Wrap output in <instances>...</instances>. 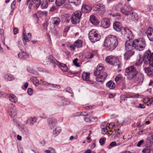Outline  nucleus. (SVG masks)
I'll return each mask as SVG.
<instances>
[{"label": "nucleus", "instance_id": "nucleus-16", "mask_svg": "<svg viewBox=\"0 0 153 153\" xmlns=\"http://www.w3.org/2000/svg\"><path fill=\"white\" fill-rule=\"evenodd\" d=\"M123 27L122 25L120 22H115L113 23V28L117 32L120 31L122 29Z\"/></svg>", "mask_w": 153, "mask_h": 153}, {"label": "nucleus", "instance_id": "nucleus-7", "mask_svg": "<svg viewBox=\"0 0 153 153\" xmlns=\"http://www.w3.org/2000/svg\"><path fill=\"white\" fill-rule=\"evenodd\" d=\"M94 11L95 13L97 16H102L105 11V6L102 4H98L95 6Z\"/></svg>", "mask_w": 153, "mask_h": 153}, {"label": "nucleus", "instance_id": "nucleus-60", "mask_svg": "<svg viewBox=\"0 0 153 153\" xmlns=\"http://www.w3.org/2000/svg\"><path fill=\"white\" fill-rule=\"evenodd\" d=\"M147 103L150 104H153V98H151L147 100Z\"/></svg>", "mask_w": 153, "mask_h": 153}, {"label": "nucleus", "instance_id": "nucleus-6", "mask_svg": "<svg viewBox=\"0 0 153 153\" xmlns=\"http://www.w3.org/2000/svg\"><path fill=\"white\" fill-rule=\"evenodd\" d=\"M88 36L89 39L92 43H95L101 39L100 35L94 29H92L89 32Z\"/></svg>", "mask_w": 153, "mask_h": 153}, {"label": "nucleus", "instance_id": "nucleus-56", "mask_svg": "<svg viewBox=\"0 0 153 153\" xmlns=\"http://www.w3.org/2000/svg\"><path fill=\"white\" fill-rule=\"evenodd\" d=\"M66 91L71 94L73 93V91L71 88L70 87H68L66 89Z\"/></svg>", "mask_w": 153, "mask_h": 153}, {"label": "nucleus", "instance_id": "nucleus-11", "mask_svg": "<svg viewBox=\"0 0 153 153\" xmlns=\"http://www.w3.org/2000/svg\"><path fill=\"white\" fill-rule=\"evenodd\" d=\"M8 110L10 116L13 118H16V108L13 104L9 105L8 106Z\"/></svg>", "mask_w": 153, "mask_h": 153}, {"label": "nucleus", "instance_id": "nucleus-40", "mask_svg": "<svg viewBox=\"0 0 153 153\" xmlns=\"http://www.w3.org/2000/svg\"><path fill=\"white\" fill-rule=\"evenodd\" d=\"M126 36L130 38L131 36H132V33L130 29L128 28H126Z\"/></svg>", "mask_w": 153, "mask_h": 153}, {"label": "nucleus", "instance_id": "nucleus-32", "mask_svg": "<svg viewBox=\"0 0 153 153\" xmlns=\"http://www.w3.org/2000/svg\"><path fill=\"white\" fill-rule=\"evenodd\" d=\"M53 24L54 26H57L60 22V19L58 17H54L53 19Z\"/></svg>", "mask_w": 153, "mask_h": 153}, {"label": "nucleus", "instance_id": "nucleus-25", "mask_svg": "<svg viewBox=\"0 0 153 153\" xmlns=\"http://www.w3.org/2000/svg\"><path fill=\"white\" fill-rule=\"evenodd\" d=\"M144 79L143 75L142 74H138L137 78V80L138 83L139 84H141L143 82Z\"/></svg>", "mask_w": 153, "mask_h": 153}, {"label": "nucleus", "instance_id": "nucleus-35", "mask_svg": "<svg viewBox=\"0 0 153 153\" xmlns=\"http://www.w3.org/2000/svg\"><path fill=\"white\" fill-rule=\"evenodd\" d=\"M30 80L36 86L39 85V81L36 77L34 76L30 78Z\"/></svg>", "mask_w": 153, "mask_h": 153}, {"label": "nucleus", "instance_id": "nucleus-34", "mask_svg": "<svg viewBox=\"0 0 153 153\" xmlns=\"http://www.w3.org/2000/svg\"><path fill=\"white\" fill-rule=\"evenodd\" d=\"M89 73H83L82 74V77L83 79L85 81H88L89 79Z\"/></svg>", "mask_w": 153, "mask_h": 153}, {"label": "nucleus", "instance_id": "nucleus-19", "mask_svg": "<svg viewBox=\"0 0 153 153\" xmlns=\"http://www.w3.org/2000/svg\"><path fill=\"white\" fill-rule=\"evenodd\" d=\"M152 67H145L143 69V70L148 76H152L153 75V68Z\"/></svg>", "mask_w": 153, "mask_h": 153}, {"label": "nucleus", "instance_id": "nucleus-23", "mask_svg": "<svg viewBox=\"0 0 153 153\" xmlns=\"http://www.w3.org/2000/svg\"><path fill=\"white\" fill-rule=\"evenodd\" d=\"M90 21L92 24L94 25H97L99 23V21L95 16L94 15H91L90 16Z\"/></svg>", "mask_w": 153, "mask_h": 153}, {"label": "nucleus", "instance_id": "nucleus-4", "mask_svg": "<svg viewBox=\"0 0 153 153\" xmlns=\"http://www.w3.org/2000/svg\"><path fill=\"white\" fill-rule=\"evenodd\" d=\"M134 48L139 51L143 50L146 46V42L143 38L134 40Z\"/></svg>", "mask_w": 153, "mask_h": 153}, {"label": "nucleus", "instance_id": "nucleus-38", "mask_svg": "<svg viewBox=\"0 0 153 153\" xmlns=\"http://www.w3.org/2000/svg\"><path fill=\"white\" fill-rule=\"evenodd\" d=\"M23 41L24 42H28L30 41V38L29 37H27V35L24 32L23 33V35L22 36Z\"/></svg>", "mask_w": 153, "mask_h": 153}, {"label": "nucleus", "instance_id": "nucleus-36", "mask_svg": "<svg viewBox=\"0 0 153 153\" xmlns=\"http://www.w3.org/2000/svg\"><path fill=\"white\" fill-rule=\"evenodd\" d=\"M74 45L75 47L77 48H79L82 45V43L80 40H78L74 42Z\"/></svg>", "mask_w": 153, "mask_h": 153}, {"label": "nucleus", "instance_id": "nucleus-43", "mask_svg": "<svg viewBox=\"0 0 153 153\" xmlns=\"http://www.w3.org/2000/svg\"><path fill=\"white\" fill-rule=\"evenodd\" d=\"M48 6V2L46 1H44L41 5V7L42 9L46 8Z\"/></svg>", "mask_w": 153, "mask_h": 153}, {"label": "nucleus", "instance_id": "nucleus-51", "mask_svg": "<svg viewBox=\"0 0 153 153\" xmlns=\"http://www.w3.org/2000/svg\"><path fill=\"white\" fill-rule=\"evenodd\" d=\"M106 138H101L99 141V143L101 145H103L105 143Z\"/></svg>", "mask_w": 153, "mask_h": 153}, {"label": "nucleus", "instance_id": "nucleus-59", "mask_svg": "<svg viewBox=\"0 0 153 153\" xmlns=\"http://www.w3.org/2000/svg\"><path fill=\"white\" fill-rule=\"evenodd\" d=\"M109 15H111L113 17H115L116 16H120L121 15L119 13H111L110 14H109Z\"/></svg>", "mask_w": 153, "mask_h": 153}, {"label": "nucleus", "instance_id": "nucleus-37", "mask_svg": "<svg viewBox=\"0 0 153 153\" xmlns=\"http://www.w3.org/2000/svg\"><path fill=\"white\" fill-rule=\"evenodd\" d=\"M81 0H68L70 3H73L75 5H78L80 3Z\"/></svg>", "mask_w": 153, "mask_h": 153}, {"label": "nucleus", "instance_id": "nucleus-20", "mask_svg": "<svg viewBox=\"0 0 153 153\" xmlns=\"http://www.w3.org/2000/svg\"><path fill=\"white\" fill-rule=\"evenodd\" d=\"M37 119V118L36 117H30L27 119L26 123L30 126H32L36 122Z\"/></svg>", "mask_w": 153, "mask_h": 153}, {"label": "nucleus", "instance_id": "nucleus-63", "mask_svg": "<svg viewBox=\"0 0 153 153\" xmlns=\"http://www.w3.org/2000/svg\"><path fill=\"white\" fill-rule=\"evenodd\" d=\"M70 3V2H68V3H67L65 4V8H69L71 7V4H69Z\"/></svg>", "mask_w": 153, "mask_h": 153}, {"label": "nucleus", "instance_id": "nucleus-61", "mask_svg": "<svg viewBox=\"0 0 153 153\" xmlns=\"http://www.w3.org/2000/svg\"><path fill=\"white\" fill-rule=\"evenodd\" d=\"M131 94H126L123 95V97L124 98H131Z\"/></svg>", "mask_w": 153, "mask_h": 153}, {"label": "nucleus", "instance_id": "nucleus-5", "mask_svg": "<svg viewBox=\"0 0 153 153\" xmlns=\"http://www.w3.org/2000/svg\"><path fill=\"white\" fill-rule=\"evenodd\" d=\"M126 75L127 76V78L131 79L137 74V71L136 69L133 66H130L126 68L125 70Z\"/></svg>", "mask_w": 153, "mask_h": 153}, {"label": "nucleus", "instance_id": "nucleus-58", "mask_svg": "<svg viewBox=\"0 0 153 153\" xmlns=\"http://www.w3.org/2000/svg\"><path fill=\"white\" fill-rule=\"evenodd\" d=\"M139 94H131V98H139Z\"/></svg>", "mask_w": 153, "mask_h": 153}, {"label": "nucleus", "instance_id": "nucleus-31", "mask_svg": "<svg viewBox=\"0 0 153 153\" xmlns=\"http://www.w3.org/2000/svg\"><path fill=\"white\" fill-rule=\"evenodd\" d=\"M131 15V19L133 21H137L138 20V17L137 14L135 12H132L130 15Z\"/></svg>", "mask_w": 153, "mask_h": 153}, {"label": "nucleus", "instance_id": "nucleus-13", "mask_svg": "<svg viewBox=\"0 0 153 153\" xmlns=\"http://www.w3.org/2000/svg\"><path fill=\"white\" fill-rule=\"evenodd\" d=\"M105 60L107 63L111 65H114L115 64V63H117L118 59L116 57L111 56H107Z\"/></svg>", "mask_w": 153, "mask_h": 153}, {"label": "nucleus", "instance_id": "nucleus-24", "mask_svg": "<svg viewBox=\"0 0 153 153\" xmlns=\"http://www.w3.org/2000/svg\"><path fill=\"white\" fill-rule=\"evenodd\" d=\"M134 51H128L124 54L125 59L126 60L128 59L134 54Z\"/></svg>", "mask_w": 153, "mask_h": 153}, {"label": "nucleus", "instance_id": "nucleus-1", "mask_svg": "<svg viewBox=\"0 0 153 153\" xmlns=\"http://www.w3.org/2000/svg\"><path fill=\"white\" fill-rule=\"evenodd\" d=\"M146 65H149L153 68V53H151L150 51L148 50L144 53L143 56H139L137 60L135 65L138 66L142 64L143 62Z\"/></svg>", "mask_w": 153, "mask_h": 153}, {"label": "nucleus", "instance_id": "nucleus-46", "mask_svg": "<svg viewBox=\"0 0 153 153\" xmlns=\"http://www.w3.org/2000/svg\"><path fill=\"white\" fill-rule=\"evenodd\" d=\"M47 84L50 85L52 86L54 88H55L57 89H59L60 88V85H58L51 84L48 82H47Z\"/></svg>", "mask_w": 153, "mask_h": 153}, {"label": "nucleus", "instance_id": "nucleus-62", "mask_svg": "<svg viewBox=\"0 0 153 153\" xmlns=\"http://www.w3.org/2000/svg\"><path fill=\"white\" fill-rule=\"evenodd\" d=\"M147 7L149 11H151L153 10V6L152 5H148Z\"/></svg>", "mask_w": 153, "mask_h": 153}, {"label": "nucleus", "instance_id": "nucleus-10", "mask_svg": "<svg viewBox=\"0 0 153 153\" xmlns=\"http://www.w3.org/2000/svg\"><path fill=\"white\" fill-rule=\"evenodd\" d=\"M41 0H27V4L28 7L30 8L33 5L36 8H38L40 4Z\"/></svg>", "mask_w": 153, "mask_h": 153}, {"label": "nucleus", "instance_id": "nucleus-29", "mask_svg": "<svg viewBox=\"0 0 153 153\" xmlns=\"http://www.w3.org/2000/svg\"><path fill=\"white\" fill-rule=\"evenodd\" d=\"M61 131V129L59 127L56 128L55 130H53V135L54 137L57 136Z\"/></svg>", "mask_w": 153, "mask_h": 153}, {"label": "nucleus", "instance_id": "nucleus-39", "mask_svg": "<svg viewBox=\"0 0 153 153\" xmlns=\"http://www.w3.org/2000/svg\"><path fill=\"white\" fill-rule=\"evenodd\" d=\"M16 2L15 0H14L11 3V13H12L13 11L16 8ZM11 14V13H10Z\"/></svg>", "mask_w": 153, "mask_h": 153}, {"label": "nucleus", "instance_id": "nucleus-49", "mask_svg": "<svg viewBox=\"0 0 153 153\" xmlns=\"http://www.w3.org/2000/svg\"><path fill=\"white\" fill-rule=\"evenodd\" d=\"M27 92L29 95H32L33 93L32 89L30 88H28L27 90Z\"/></svg>", "mask_w": 153, "mask_h": 153}, {"label": "nucleus", "instance_id": "nucleus-33", "mask_svg": "<svg viewBox=\"0 0 153 153\" xmlns=\"http://www.w3.org/2000/svg\"><path fill=\"white\" fill-rule=\"evenodd\" d=\"M66 0H56L55 3L57 6H61L65 2Z\"/></svg>", "mask_w": 153, "mask_h": 153}, {"label": "nucleus", "instance_id": "nucleus-48", "mask_svg": "<svg viewBox=\"0 0 153 153\" xmlns=\"http://www.w3.org/2000/svg\"><path fill=\"white\" fill-rule=\"evenodd\" d=\"M84 119L85 121L88 122L90 121H91V118H90L88 115L86 117H84Z\"/></svg>", "mask_w": 153, "mask_h": 153}, {"label": "nucleus", "instance_id": "nucleus-30", "mask_svg": "<svg viewBox=\"0 0 153 153\" xmlns=\"http://www.w3.org/2000/svg\"><path fill=\"white\" fill-rule=\"evenodd\" d=\"M10 100L12 102L16 103L18 101L17 98L13 94H10L9 97Z\"/></svg>", "mask_w": 153, "mask_h": 153}, {"label": "nucleus", "instance_id": "nucleus-28", "mask_svg": "<svg viewBox=\"0 0 153 153\" xmlns=\"http://www.w3.org/2000/svg\"><path fill=\"white\" fill-rule=\"evenodd\" d=\"M18 57L19 59H22L27 57L28 55L26 52L23 51L18 53Z\"/></svg>", "mask_w": 153, "mask_h": 153}, {"label": "nucleus", "instance_id": "nucleus-26", "mask_svg": "<svg viewBox=\"0 0 153 153\" xmlns=\"http://www.w3.org/2000/svg\"><path fill=\"white\" fill-rule=\"evenodd\" d=\"M20 130L25 134H28L29 131L28 128L25 126V125H21L20 127Z\"/></svg>", "mask_w": 153, "mask_h": 153}, {"label": "nucleus", "instance_id": "nucleus-42", "mask_svg": "<svg viewBox=\"0 0 153 153\" xmlns=\"http://www.w3.org/2000/svg\"><path fill=\"white\" fill-rule=\"evenodd\" d=\"M7 79L9 81H12L15 79V78L13 75L10 74H8L7 75Z\"/></svg>", "mask_w": 153, "mask_h": 153}, {"label": "nucleus", "instance_id": "nucleus-17", "mask_svg": "<svg viewBox=\"0 0 153 153\" xmlns=\"http://www.w3.org/2000/svg\"><path fill=\"white\" fill-rule=\"evenodd\" d=\"M147 36L149 40L152 42L153 41V29L151 27L148 28L146 31Z\"/></svg>", "mask_w": 153, "mask_h": 153}, {"label": "nucleus", "instance_id": "nucleus-3", "mask_svg": "<svg viewBox=\"0 0 153 153\" xmlns=\"http://www.w3.org/2000/svg\"><path fill=\"white\" fill-rule=\"evenodd\" d=\"M104 68L102 65H99L96 68V70L94 72V74L97 76L96 80L98 82L102 83L107 76V75L105 72H104Z\"/></svg>", "mask_w": 153, "mask_h": 153}, {"label": "nucleus", "instance_id": "nucleus-45", "mask_svg": "<svg viewBox=\"0 0 153 153\" xmlns=\"http://www.w3.org/2000/svg\"><path fill=\"white\" fill-rule=\"evenodd\" d=\"M122 77V75L120 74L117 75L115 78V80L116 82L118 81L119 80L121 79Z\"/></svg>", "mask_w": 153, "mask_h": 153}, {"label": "nucleus", "instance_id": "nucleus-53", "mask_svg": "<svg viewBox=\"0 0 153 153\" xmlns=\"http://www.w3.org/2000/svg\"><path fill=\"white\" fill-rule=\"evenodd\" d=\"M75 46H74V45H71L69 46L70 50L71 51H74L75 49Z\"/></svg>", "mask_w": 153, "mask_h": 153}, {"label": "nucleus", "instance_id": "nucleus-44", "mask_svg": "<svg viewBox=\"0 0 153 153\" xmlns=\"http://www.w3.org/2000/svg\"><path fill=\"white\" fill-rule=\"evenodd\" d=\"M116 146V142L114 141L111 142L109 144V145L108 147V148L110 149L112 147H114Z\"/></svg>", "mask_w": 153, "mask_h": 153}, {"label": "nucleus", "instance_id": "nucleus-64", "mask_svg": "<svg viewBox=\"0 0 153 153\" xmlns=\"http://www.w3.org/2000/svg\"><path fill=\"white\" fill-rule=\"evenodd\" d=\"M14 34L16 35L19 32V30L17 28L14 27L13 29Z\"/></svg>", "mask_w": 153, "mask_h": 153}, {"label": "nucleus", "instance_id": "nucleus-41", "mask_svg": "<svg viewBox=\"0 0 153 153\" xmlns=\"http://www.w3.org/2000/svg\"><path fill=\"white\" fill-rule=\"evenodd\" d=\"M151 150L149 147L147 146L143 150L142 152L143 153H149Z\"/></svg>", "mask_w": 153, "mask_h": 153}, {"label": "nucleus", "instance_id": "nucleus-18", "mask_svg": "<svg viewBox=\"0 0 153 153\" xmlns=\"http://www.w3.org/2000/svg\"><path fill=\"white\" fill-rule=\"evenodd\" d=\"M102 27L104 28H106L108 27L110 25V22L107 18L103 19L101 22Z\"/></svg>", "mask_w": 153, "mask_h": 153}, {"label": "nucleus", "instance_id": "nucleus-8", "mask_svg": "<svg viewBox=\"0 0 153 153\" xmlns=\"http://www.w3.org/2000/svg\"><path fill=\"white\" fill-rule=\"evenodd\" d=\"M82 15L80 11H75L72 15L71 18V22L73 24H76L79 22Z\"/></svg>", "mask_w": 153, "mask_h": 153}, {"label": "nucleus", "instance_id": "nucleus-27", "mask_svg": "<svg viewBox=\"0 0 153 153\" xmlns=\"http://www.w3.org/2000/svg\"><path fill=\"white\" fill-rule=\"evenodd\" d=\"M106 85L110 89H113L115 87V83L111 80L108 81L106 83Z\"/></svg>", "mask_w": 153, "mask_h": 153}, {"label": "nucleus", "instance_id": "nucleus-15", "mask_svg": "<svg viewBox=\"0 0 153 153\" xmlns=\"http://www.w3.org/2000/svg\"><path fill=\"white\" fill-rule=\"evenodd\" d=\"M134 40H128L125 43V49L127 51H131L134 48Z\"/></svg>", "mask_w": 153, "mask_h": 153}, {"label": "nucleus", "instance_id": "nucleus-12", "mask_svg": "<svg viewBox=\"0 0 153 153\" xmlns=\"http://www.w3.org/2000/svg\"><path fill=\"white\" fill-rule=\"evenodd\" d=\"M50 62L51 63L56 64L58 65L60 69L63 71L66 72L67 71L68 68L65 64L62 63L55 59L51 60Z\"/></svg>", "mask_w": 153, "mask_h": 153}, {"label": "nucleus", "instance_id": "nucleus-2", "mask_svg": "<svg viewBox=\"0 0 153 153\" xmlns=\"http://www.w3.org/2000/svg\"><path fill=\"white\" fill-rule=\"evenodd\" d=\"M118 44V40L117 37L110 35L105 39L104 45L107 49L112 51L116 48Z\"/></svg>", "mask_w": 153, "mask_h": 153}, {"label": "nucleus", "instance_id": "nucleus-14", "mask_svg": "<svg viewBox=\"0 0 153 153\" xmlns=\"http://www.w3.org/2000/svg\"><path fill=\"white\" fill-rule=\"evenodd\" d=\"M56 120L53 117L48 119V124L49 128L51 129H53L56 124Z\"/></svg>", "mask_w": 153, "mask_h": 153}, {"label": "nucleus", "instance_id": "nucleus-47", "mask_svg": "<svg viewBox=\"0 0 153 153\" xmlns=\"http://www.w3.org/2000/svg\"><path fill=\"white\" fill-rule=\"evenodd\" d=\"M119 129H117V130H114L115 133L114 134L115 135V136L119 137L120 135V133L119 132Z\"/></svg>", "mask_w": 153, "mask_h": 153}, {"label": "nucleus", "instance_id": "nucleus-9", "mask_svg": "<svg viewBox=\"0 0 153 153\" xmlns=\"http://www.w3.org/2000/svg\"><path fill=\"white\" fill-rule=\"evenodd\" d=\"M132 8L128 5L125 4L120 8L121 12L126 16L130 15L131 11L133 10Z\"/></svg>", "mask_w": 153, "mask_h": 153}, {"label": "nucleus", "instance_id": "nucleus-50", "mask_svg": "<svg viewBox=\"0 0 153 153\" xmlns=\"http://www.w3.org/2000/svg\"><path fill=\"white\" fill-rule=\"evenodd\" d=\"M126 28H123V27L121 31L122 34L124 36L126 35Z\"/></svg>", "mask_w": 153, "mask_h": 153}, {"label": "nucleus", "instance_id": "nucleus-21", "mask_svg": "<svg viewBox=\"0 0 153 153\" xmlns=\"http://www.w3.org/2000/svg\"><path fill=\"white\" fill-rule=\"evenodd\" d=\"M91 10V7L87 5L83 4L82 7V12L85 13L89 12Z\"/></svg>", "mask_w": 153, "mask_h": 153}, {"label": "nucleus", "instance_id": "nucleus-55", "mask_svg": "<svg viewBox=\"0 0 153 153\" xmlns=\"http://www.w3.org/2000/svg\"><path fill=\"white\" fill-rule=\"evenodd\" d=\"M63 104L64 105H68L70 104V102L68 100H64L62 102Z\"/></svg>", "mask_w": 153, "mask_h": 153}, {"label": "nucleus", "instance_id": "nucleus-52", "mask_svg": "<svg viewBox=\"0 0 153 153\" xmlns=\"http://www.w3.org/2000/svg\"><path fill=\"white\" fill-rule=\"evenodd\" d=\"M48 13L46 11H42L40 12V16H46L48 14Z\"/></svg>", "mask_w": 153, "mask_h": 153}, {"label": "nucleus", "instance_id": "nucleus-22", "mask_svg": "<svg viewBox=\"0 0 153 153\" xmlns=\"http://www.w3.org/2000/svg\"><path fill=\"white\" fill-rule=\"evenodd\" d=\"M108 127L107 126V124L105 123L104 124H102L100 127L102 129V133L103 134H105L108 131Z\"/></svg>", "mask_w": 153, "mask_h": 153}, {"label": "nucleus", "instance_id": "nucleus-54", "mask_svg": "<svg viewBox=\"0 0 153 153\" xmlns=\"http://www.w3.org/2000/svg\"><path fill=\"white\" fill-rule=\"evenodd\" d=\"M78 60V59L77 58H76L75 59L73 60V63L74 64V65L76 66V67H79V64L77 63V62Z\"/></svg>", "mask_w": 153, "mask_h": 153}, {"label": "nucleus", "instance_id": "nucleus-57", "mask_svg": "<svg viewBox=\"0 0 153 153\" xmlns=\"http://www.w3.org/2000/svg\"><path fill=\"white\" fill-rule=\"evenodd\" d=\"M144 142V140H141L138 143L137 146L138 147H140L141 145L143 144V142Z\"/></svg>", "mask_w": 153, "mask_h": 153}]
</instances>
